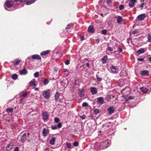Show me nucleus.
Returning a JSON list of instances; mask_svg holds the SVG:
<instances>
[{
  "mask_svg": "<svg viewBox=\"0 0 151 151\" xmlns=\"http://www.w3.org/2000/svg\"><path fill=\"white\" fill-rule=\"evenodd\" d=\"M110 141L108 140H106L103 141L101 144H100L99 142L96 143L95 144V147L99 150H102L110 146Z\"/></svg>",
  "mask_w": 151,
  "mask_h": 151,
  "instance_id": "obj_1",
  "label": "nucleus"
},
{
  "mask_svg": "<svg viewBox=\"0 0 151 151\" xmlns=\"http://www.w3.org/2000/svg\"><path fill=\"white\" fill-rule=\"evenodd\" d=\"M43 92L42 95L46 99H48L50 96V90L47 89L43 91Z\"/></svg>",
  "mask_w": 151,
  "mask_h": 151,
  "instance_id": "obj_2",
  "label": "nucleus"
},
{
  "mask_svg": "<svg viewBox=\"0 0 151 151\" xmlns=\"http://www.w3.org/2000/svg\"><path fill=\"white\" fill-rule=\"evenodd\" d=\"M111 70L113 73H116L118 72L119 69L117 67L112 65L111 68Z\"/></svg>",
  "mask_w": 151,
  "mask_h": 151,
  "instance_id": "obj_3",
  "label": "nucleus"
},
{
  "mask_svg": "<svg viewBox=\"0 0 151 151\" xmlns=\"http://www.w3.org/2000/svg\"><path fill=\"white\" fill-rule=\"evenodd\" d=\"M42 116L43 120L44 121H46L49 118V115L46 112H45L42 113Z\"/></svg>",
  "mask_w": 151,
  "mask_h": 151,
  "instance_id": "obj_4",
  "label": "nucleus"
},
{
  "mask_svg": "<svg viewBox=\"0 0 151 151\" xmlns=\"http://www.w3.org/2000/svg\"><path fill=\"white\" fill-rule=\"evenodd\" d=\"M14 144L12 143H10L8 144L6 146V150L8 151L11 150L14 146Z\"/></svg>",
  "mask_w": 151,
  "mask_h": 151,
  "instance_id": "obj_5",
  "label": "nucleus"
},
{
  "mask_svg": "<svg viewBox=\"0 0 151 151\" xmlns=\"http://www.w3.org/2000/svg\"><path fill=\"white\" fill-rule=\"evenodd\" d=\"M146 17V15L145 14H143L139 15L137 17L138 20L139 21L143 20Z\"/></svg>",
  "mask_w": 151,
  "mask_h": 151,
  "instance_id": "obj_6",
  "label": "nucleus"
},
{
  "mask_svg": "<svg viewBox=\"0 0 151 151\" xmlns=\"http://www.w3.org/2000/svg\"><path fill=\"white\" fill-rule=\"evenodd\" d=\"M42 134L44 137H46L49 133V131L48 129L44 128L42 131Z\"/></svg>",
  "mask_w": 151,
  "mask_h": 151,
  "instance_id": "obj_7",
  "label": "nucleus"
},
{
  "mask_svg": "<svg viewBox=\"0 0 151 151\" xmlns=\"http://www.w3.org/2000/svg\"><path fill=\"white\" fill-rule=\"evenodd\" d=\"M137 0H130V2L129 4V6L130 7H133L135 4V3L137 2Z\"/></svg>",
  "mask_w": 151,
  "mask_h": 151,
  "instance_id": "obj_8",
  "label": "nucleus"
},
{
  "mask_svg": "<svg viewBox=\"0 0 151 151\" xmlns=\"http://www.w3.org/2000/svg\"><path fill=\"white\" fill-rule=\"evenodd\" d=\"M90 91L93 95L96 94L97 92V89L95 87H91L90 88Z\"/></svg>",
  "mask_w": 151,
  "mask_h": 151,
  "instance_id": "obj_9",
  "label": "nucleus"
},
{
  "mask_svg": "<svg viewBox=\"0 0 151 151\" xmlns=\"http://www.w3.org/2000/svg\"><path fill=\"white\" fill-rule=\"evenodd\" d=\"M98 104L99 105H102L104 103V100L102 97H99L97 99V101Z\"/></svg>",
  "mask_w": 151,
  "mask_h": 151,
  "instance_id": "obj_10",
  "label": "nucleus"
},
{
  "mask_svg": "<svg viewBox=\"0 0 151 151\" xmlns=\"http://www.w3.org/2000/svg\"><path fill=\"white\" fill-rule=\"evenodd\" d=\"M27 137V134L25 133L23 134L22 136L20 139V142H25L26 141V139Z\"/></svg>",
  "mask_w": 151,
  "mask_h": 151,
  "instance_id": "obj_11",
  "label": "nucleus"
},
{
  "mask_svg": "<svg viewBox=\"0 0 151 151\" xmlns=\"http://www.w3.org/2000/svg\"><path fill=\"white\" fill-rule=\"evenodd\" d=\"M115 17L116 18L117 22L119 24H121L123 21V19L122 17L120 16H117Z\"/></svg>",
  "mask_w": 151,
  "mask_h": 151,
  "instance_id": "obj_12",
  "label": "nucleus"
},
{
  "mask_svg": "<svg viewBox=\"0 0 151 151\" xmlns=\"http://www.w3.org/2000/svg\"><path fill=\"white\" fill-rule=\"evenodd\" d=\"M13 2L12 1L6 2L5 3V5L7 7L10 8L13 6Z\"/></svg>",
  "mask_w": 151,
  "mask_h": 151,
  "instance_id": "obj_13",
  "label": "nucleus"
},
{
  "mask_svg": "<svg viewBox=\"0 0 151 151\" xmlns=\"http://www.w3.org/2000/svg\"><path fill=\"white\" fill-rule=\"evenodd\" d=\"M32 58L33 59H37L40 60L41 59L40 56L38 55H34L32 57Z\"/></svg>",
  "mask_w": 151,
  "mask_h": 151,
  "instance_id": "obj_14",
  "label": "nucleus"
},
{
  "mask_svg": "<svg viewBox=\"0 0 151 151\" xmlns=\"http://www.w3.org/2000/svg\"><path fill=\"white\" fill-rule=\"evenodd\" d=\"M108 111L110 114H111L113 113L114 111V109L112 107H110L108 109Z\"/></svg>",
  "mask_w": 151,
  "mask_h": 151,
  "instance_id": "obj_15",
  "label": "nucleus"
},
{
  "mask_svg": "<svg viewBox=\"0 0 151 151\" xmlns=\"http://www.w3.org/2000/svg\"><path fill=\"white\" fill-rule=\"evenodd\" d=\"M29 85L31 86H36V81L35 79L32 80L30 82Z\"/></svg>",
  "mask_w": 151,
  "mask_h": 151,
  "instance_id": "obj_16",
  "label": "nucleus"
},
{
  "mask_svg": "<svg viewBox=\"0 0 151 151\" xmlns=\"http://www.w3.org/2000/svg\"><path fill=\"white\" fill-rule=\"evenodd\" d=\"M27 73V70L25 68L19 71V73L21 75H25Z\"/></svg>",
  "mask_w": 151,
  "mask_h": 151,
  "instance_id": "obj_17",
  "label": "nucleus"
},
{
  "mask_svg": "<svg viewBox=\"0 0 151 151\" xmlns=\"http://www.w3.org/2000/svg\"><path fill=\"white\" fill-rule=\"evenodd\" d=\"M124 91H125L127 95H128L130 93V89L129 87H126L124 89H123L122 92Z\"/></svg>",
  "mask_w": 151,
  "mask_h": 151,
  "instance_id": "obj_18",
  "label": "nucleus"
},
{
  "mask_svg": "<svg viewBox=\"0 0 151 151\" xmlns=\"http://www.w3.org/2000/svg\"><path fill=\"white\" fill-rule=\"evenodd\" d=\"M94 31V28L91 26H90L88 28V31L89 32L93 33Z\"/></svg>",
  "mask_w": 151,
  "mask_h": 151,
  "instance_id": "obj_19",
  "label": "nucleus"
},
{
  "mask_svg": "<svg viewBox=\"0 0 151 151\" xmlns=\"http://www.w3.org/2000/svg\"><path fill=\"white\" fill-rule=\"evenodd\" d=\"M140 89L144 93H147L148 91V89L146 87H141L140 88Z\"/></svg>",
  "mask_w": 151,
  "mask_h": 151,
  "instance_id": "obj_20",
  "label": "nucleus"
},
{
  "mask_svg": "<svg viewBox=\"0 0 151 151\" xmlns=\"http://www.w3.org/2000/svg\"><path fill=\"white\" fill-rule=\"evenodd\" d=\"M145 52V50L143 48H141L140 49L138 50L137 53V54L139 55L144 53Z\"/></svg>",
  "mask_w": 151,
  "mask_h": 151,
  "instance_id": "obj_21",
  "label": "nucleus"
},
{
  "mask_svg": "<svg viewBox=\"0 0 151 151\" xmlns=\"http://www.w3.org/2000/svg\"><path fill=\"white\" fill-rule=\"evenodd\" d=\"M56 138L55 137H52L50 141V144L52 145H54L55 141Z\"/></svg>",
  "mask_w": 151,
  "mask_h": 151,
  "instance_id": "obj_22",
  "label": "nucleus"
},
{
  "mask_svg": "<svg viewBox=\"0 0 151 151\" xmlns=\"http://www.w3.org/2000/svg\"><path fill=\"white\" fill-rule=\"evenodd\" d=\"M20 60H17V61H12V63L13 64L16 66V65H18L20 63Z\"/></svg>",
  "mask_w": 151,
  "mask_h": 151,
  "instance_id": "obj_23",
  "label": "nucleus"
},
{
  "mask_svg": "<svg viewBox=\"0 0 151 151\" xmlns=\"http://www.w3.org/2000/svg\"><path fill=\"white\" fill-rule=\"evenodd\" d=\"M49 51V50L43 51L41 53V55H46L48 53Z\"/></svg>",
  "mask_w": 151,
  "mask_h": 151,
  "instance_id": "obj_24",
  "label": "nucleus"
},
{
  "mask_svg": "<svg viewBox=\"0 0 151 151\" xmlns=\"http://www.w3.org/2000/svg\"><path fill=\"white\" fill-rule=\"evenodd\" d=\"M35 1L36 0H31L28 1L26 2V4L27 5H30L34 3Z\"/></svg>",
  "mask_w": 151,
  "mask_h": 151,
  "instance_id": "obj_25",
  "label": "nucleus"
},
{
  "mask_svg": "<svg viewBox=\"0 0 151 151\" xmlns=\"http://www.w3.org/2000/svg\"><path fill=\"white\" fill-rule=\"evenodd\" d=\"M79 93L80 96L81 97H83L84 96V90H81L79 92Z\"/></svg>",
  "mask_w": 151,
  "mask_h": 151,
  "instance_id": "obj_26",
  "label": "nucleus"
},
{
  "mask_svg": "<svg viewBox=\"0 0 151 151\" xmlns=\"http://www.w3.org/2000/svg\"><path fill=\"white\" fill-rule=\"evenodd\" d=\"M60 96V94L59 93L56 92L55 95V98L56 101H57Z\"/></svg>",
  "mask_w": 151,
  "mask_h": 151,
  "instance_id": "obj_27",
  "label": "nucleus"
},
{
  "mask_svg": "<svg viewBox=\"0 0 151 151\" xmlns=\"http://www.w3.org/2000/svg\"><path fill=\"white\" fill-rule=\"evenodd\" d=\"M148 74V71L146 70L142 71L141 73V74L142 75H147Z\"/></svg>",
  "mask_w": 151,
  "mask_h": 151,
  "instance_id": "obj_28",
  "label": "nucleus"
},
{
  "mask_svg": "<svg viewBox=\"0 0 151 151\" xmlns=\"http://www.w3.org/2000/svg\"><path fill=\"white\" fill-rule=\"evenodd\" d=\"M144 2H142L141 5H139L137 6V7L138 8H140V9H142L144 5Z\"/></svg>",
  "mask_w": 151,
  "mask_h": 151,
  "instance_id": "obj_29",
  "label": "nucleus"
},
{
  "mask_svg": "<svg viewBox=\"0 0 151 151\" xmlns=\"http://www.w3.org/2000/svg\"><path fill=\"white\" fill-rule=\"evenodd\" d=\"M49 81L47 79H45L44 80L43 83L44 85H46L48 83Z\"/></svg>",
  "mask_w": 151,
  "mask_h": 151,
  "instance_id": "obj_30",
  "label": "nucleus"
},
{
  "mask_svg": "<svg viewBox=\"0 0 151 151\" xmlns=\"http://www.w3.org/2000/svg\"><path fill=\"white\" fill-rule=\"evenodd\" d=\"M73 24H72L70 23L68 24L66 27V29H69L73 25Z\"/></svg>",
  "mask_w": 151,
  "mask_h": 151,
  "instance_id": "obj_31",
  "label": "nucleus"
},
{
  "mask_svg": "<svg viewBox=\"0 0 151 151\" xmlns=\"http://www.w3.org/2000/svg\"><path fill=\"white\" fill-rule=\"evenodd\" d=\"M6 111L8 113H12L13 111V109L12 108L7 109Z\"/></svg>",
  "mask_w": 151,
  "mask_h": 151,
  "instance_id": "obj_32",
  "label": "nucleus"
},
{
  "mask_svg": "<svg viewBox=\"0 0 151 151\" xmlns=\"http://www.w3.org/2000/svg\"><path fill=\"white\" fill-rule=\"evenodd\" d=\"M18 76L16 74H14L12 76V78L14 80H16Z\"/></svg>",
  "mask_w": 151,
  "mask_h": 151,
  "instance_id": "obj_33",
  "label": "nucleus"
},
{
  "mask_svg": "<svg viewBox=\"0 0 151 151\" xmlns=\"http://www.w3.org/2000/svg\"><path fill=\"white\" fill-rule=\"evenodd\" d=\"M94 111L95 114L96 115L98 114L99 113V110L98 109H95L94 110Z\"/></svg>",
  "mask_w": 151,
  "mask_h": 151,
  "instance_id": "obj_34",
  "label": "nucleus"
},
{
  "mask_svg": "<svg viewBox=\"0 0 151 151\" xmlns=\"http://www.w3.org/2000/svg\"><path fill=\"white\" fill-rule=\"evenodd\" d=\"M54 120L55 122L56 123H58L60 121V120L59 119V118H57V117L55 118L54 119Z\"/></svg>",
  "mask_w": 151,
  "mask_h": 151,
  "instance_id": "obj_35",
  "label": "nucleus"
},
{
  "mask_svg": "<svg viewBox=\"0 0 151 151\" xmlns=\"http://www.w3.org/2000/svg\"><path fill=\"white\" fill-rule=\"evenodd\" d=\"M57 126L55 125H53L51 127V129L53 130H55L57 129Z\"/></svg>",
  "mask_w": 151,
  "mask_h": 151,
  "instance_id": "obj_36",
  "label": "nucleus"
},
{
  "mask_svg": "<svg viewBox=\"0 0 151 151\" xmlns=\"http://www.w3.org/2000/svg\"><path fill=\"white\" fill-rule=\"evenodd\" d=\"M138 29H136L134 30L132 32V33L133 35H134L137 33L138 32Z\"/></svg>",
  "mask_w": 151,
  "mask_h": 151,
  "instance_id": "obj_37",
  "label": "nucleus"
},
{
  "mask_svg": "<svg viewBox=\"0 0 151 151\" xmlns=\"http://www.w3.org/2000/svg\"><path fill=\"white\" fill-rule=\"evenodd\" d=\"M34 76L35 78H37L39 76V73L38 72H36L34 74Z\"/></svg>",
  "mask_w": 151,
  "mask_h": 151,
  "instance_id": "obj_38",
  "label": "nucleus"
},
{
  "mask_svg": "<svg viewBox=\"0 0 151 151\" xmlns=\"http://www.w3.org/2000/svg\"><path fill=\"white\" fill-rule=\"evenodd\" d=\"M66 145L67 146L68 148V149L71 148V144L70 143H67L66 144Z\"/></svg>",
  "mask_w": 151,
  "mask_h": 151,
  "instance_id": "obj_39",
  "label": "nucleus"
},
{
  "mask_svg": "<svg viewBox=\"0 0 151 151\" xmlns=\"http://www.w3.org/2000/svg\"><path fill=\"white\" fill-rule=\"evenodd\" d=\"M27 0H14L15 2L19 1L21 2H26Z\"/></svg>",
  "mask_w": 151,
  "mask_h": 151,
  "instance_id": "obj_40",
  "label": "nucleus"
},
{
  "mask_svg": "<svg viewBox=\"0 0 151 151\" xmlns=\"http://www.w3.org/2000/svg\"><path fill=\"white\" fill-rule=\"evenodd\" d=\"M148 41L151 42V36L149 34L148 35Z\"/></svg>",
  "mask_w": 151,
  "mask_h": 151,
  "instance_id": "obj_41",
  "label": "nucleus"
},
{
  "mask_svg": "<svg viewBox=\"0 0 151 151\" xmlns=\"http://www.w3.org/2000/svg\"><path fill=\"white\" fill-rule=\"evenodd\" d=\"M57 126L59 128H61L62 126L61 123L60 122L58 123L57 124Z\"/></svg>",
  "mask_w": 151,
  "mask_h": 151,
  "instance_id": "obj_42",
  "label": "nucleus"
},
{
  "mask_svg": "<svg viewBox=\"0 0 151 151\" xmlns=\"http://www.w3.org/2000/svg\"><path fill=\"white\" fill-rule=\"evenodd\" d=\"M78 145V143L77 142H75L73 143V145L74 146L77 147Z\"/></svg>",
  "mask_w": 151,
  "mask_h": 151,
  "instance_id": "obj_43",
  "label": "nucleus"
},
{
  "mask_svg": "<svg viewBox=\"0 0 151 151\" xmlns=\"http://www.w3.org/2000/svg\"><path fill=\"white\" fill-rule=\"evenodd\" d=\"M107 50L110 51H112L113 50V48L111 47H109L107 48Z\"/></svg>",
  "mask_w": 151,
  "mask_h": 151,
  "instance_id": "obj_44",
  "label": "nucleus"
},
{
  "mask_svg": "<svg viewBox=\"0 0 151 151\" xmlns=\"http://www.w3.org/2000/svg\"><path fill=\"white\" fill-rule=\"evenodd\" d=\"M101 60L102 61V63L103 64H105L106 63V59H104V58H102L101 59Z\"/></svg>",
  "mask_w": 151,
  "mask_h": 151,
  "instance_id": "obj_45",
  "label": "nucleus"
},
{
  "mask_svg": "<svg viewBox=\"0 0 151 151\" xmlns=\"http://www.w3.org/2000/svg\"><path fill=\"white\" fill-rule=\"evenodd\" d=\"M97 79L98 81H102V78L100 77H99L98 76V75H96Z\"/></svg>",
  "mask_w": 151,
  "mask_h": 151,
  "instance_id": "obj_46",
  "label": "nucleus"
},
{
  "mask_svg": "<svg viewBox=\"0 0 151 151\" xmlns=\"http://www.w3.org/2000/svg\"><path fill=\"white\" fill-rule=\"evenodd\" d=\"M88 105V104L86 102H84L82 104V106L84 107H86Z\"/></svg>",
  "mask_w": 151,
  "mask_h": 151,
  "instance_id": "obj_47",
  "label": "nucleus"
},
{
  "mask_svg": "<svg viewBox=\"0 0 151 151\" xmlns=\"http://www.w3.org/2000/svg\"><path fill=\"white\" fill-rule=\"evenodd\" d=\"M102 33L104 35H106V34L107 32L106 30H103L102 32Z\"/></svg>",
  "mask_w": 151,
  "mask_h": 151,
  "instance_id": "obj_48",
  "label": "nucleus"
},
{
  "mask_svg": "<svg viewBox=\"0 0 151 151\" xmlns=\"http://www.w3.org/2000/svg\"><path fill=\"white\" fill-rule=\"evenodd\" d=\"M124 8V6L123 5H121L119 7V9L120 10H122Z\"/></svg>",
  "mask_w": 151,
  "mask_h": 151,
  "instance_id": "obj_49",
  "label": "nucleus"
},
{
  "mask_svg": "<svg viewBox=\"0 0 151 151\" xmlns=\"http://www.w3.org/2000/svg\"><path fill=\"white\" fill-rule=\"evenodd\" d=\"M65 63L66 65H68L70 63V61L68 60H67L65 61Z\"/></svg>",
  "mask_w": 151,
  "mask_h": 151,
  "instance_id": "obj_50",
  "label": "nucleus"
},
{
  "mask_svg": "<svg viewBox=\"0 0 151 151\" xmlns=\"http://www.w3.org/2000/svg\"><path fill=\"white\" fill-rule=\"evenodd\" d=\"M27 92H25L23 93L22 95V96L23 97H25L27 95Z\"/></svg>",
  "mask_w": 151,
  "mask_h": 151,
  "instance_id": "obj_51",
  "label": "nucleus"
},
{
  "mask_svg": "<svg viewBox=\"0 0 151 151\" xmlns=\"http://www.w3.org/2000/svg\"><path fill=\"white\" fill-rule=\"evenodd\" d=\"M80 117L81 119H85L86 118V116L85 115H83L80 116Z\"/></svg>",
  "mask_w": 151,
  "mask_h": 151,
  "instance_id": "obj_52",
  "label": "nucleus"
},
{
  "mask_svg": "<svg viewBox=\"0 0 151 151\" xmlns=\"http://www.w3.org/2000/svg\"><path fill=\"white\" fill-rule=\"evenodd\" d=\"M111 100V97L109 96H108L107 98V101H110Z\"/></svg>",
  "mask_w": 151,
  "mask_h": 151,
  "instance_id": "obj_53",
  "label": "nucleus"
},
{
  "mask_svg": "<svg viewBox=\"0 0 151 151\" xmlns=\"http://www.w3.org/2000/svg\"><path fill=\"white\" fill-rule=\"evenodd\" d=\"M137 60L141 61H144V60L142 58H139L137 59Z\"/></svg>",
  "mask_w": 151,
  "mask_h": 151,
  "instance_id": "obj_54",
  "label": "nucleus"
},
{
  "mask_svg": "<svg viewBox=\"0 0 151 151\" xmlns=\"http://www.w3.org/2000/svg\"><path fill=\"white\" fill-rule=\"evenodd\" d=\"M118 50H119V52H121L122 51V49L121 48L119 47L118 48Z\"/></svg>",
  "mask_w": 151,
  "mask_h": 151,
  "instance_id": "obj_55",
  "label": "nucleus"
},
{
  "mask_svg": "<svg viewBox=\"0 0 151 151\" xmlns=\"http://www.w3.org/2000/svg\"><path fill=\"white\" fill-rule=\"evenodd\" d=\"M24 99L23 98H21L20 100V102L21 103H23L24 102Z\"/></svg>",
  "mask_w": 151,
  "mask_h": 151,
  "instance_id": "obj_56",
  "label": "nucleus"
},
{
  "mask_svg": "<svg viewBox=\"0 0 151 151\" xmlns=\"http://www.w3.org/2000/svg\"><path fill=\"white\" fill-rule=\"evenodd\" d=\"M14 151H19V148L18 147H16L14 150Z\"/></svg>",
  "mask_w": 151,
  "mask_h": 151,
  "instance_id": "obj_57",
  "label": "nucleus"
},
{
  "mask_svg": "<svg viewBox=\"0 0 151 151\" xmlns=\"http://www.w3.org/2000/svg\"><path fill=\"white\" fill-rule=\"evenodd\" d=\"M107 56L106 55H104L102 58L106 60L107 59Z\"/></svg>",
  "mask_w": 151,
  "mask_h": 151,
  "instance_id": "obj_58",
  "label": "nucleus"
},
{
  "mask_svg": "<svg viewBox=\"0 0 151 151\" xmlns=\"http://www.w3.org/2000/svg\"><path fill=\"white\" fill-rule=\"evenodd\" d=\"M106 2L107 3L109 4L111 3V0H107Z\"/></svg>",
  "mask_w": 151,
  "mask_h": 151,
  "instance_id": "obj_59",
  "label": "nucleus"
},
{
  "mask_svg": "<svg viewBox=\"0 0 151 151\" xmlns=\"http://www.w3.org/2000/svg\"><path fill=\"white\" fill-rule=\"evenodd\" d=\"M68 70L67 69H64L63 70V72L65 73V72H68Z\"/></svg>",
  "mask_w": 151,
  "mask_h": 151,
  "instance_id": "obj_60",
  "label": "nucleus"
},
{
  "mask_svg": "<svg viewBox=\"0 0 151 151\" xmlns=\"http://www.w3.org/2000/svg\"><path fill=\"white\" fill-rule=\"evenodd\" d=\"M134 97L132 96H130L129 97V99H134Z\"/></svg>",
  "mask_w": 151,
  "mask_h": 151,
  "instance_id": "obj_61",
  "label": "nucleus"
},
{
  "mask_svg": "<svg viewBox=\"0 0 151 151\" xmlns=\"http://www.w3.org/2000/svg\"><path fill=\"white\" fill-rule=\"evenodd\" d=\"M96 43H99L100 41V40L99 39H97L96 40Z\"/></svg>",
  "mask_w": 151,
  "mask_h": 151,
  "instance_id": "obj_62",
  "label": "nucleus"
},
{
  "mask_svg": "<svg viewBox=\"0 0 151 151\" xmlns=\"http://www.w3.org/2000/svg\"><path fill=\"white\" fill-rule=\"evenodd\" d=\"M86 65L88 68H90V64L88 63H87L86 64Z\"/></svg>",
  "mask_w": 151,
  "mask_h": 151,
  "instance_id": "obj_63",
  "label": "nucleus"
},
{
  "mask_svg": "<svg viewBox=\"0 0 151 151\" xmlns=\"http://www.w3.org/2000/svg\"><path fill=\"white\" fill-rule=\"evenodd\" d=\"M81 40H84V38L83 36H82L81 37Z\"/></svg>",
  "mask_w": 151,
  "mask_h": 151,
  "instance_id": "obj_64",
  "label": "nucleus"
}]
</instances>
